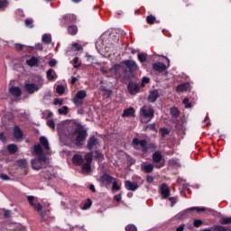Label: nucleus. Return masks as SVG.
I'll list each match as a JSON object with an SVG mask.
<instances>
[{"label": "nucleus", "instance_id": "43", "mask_svg": "<svg viewBox=\"0 0 231 231\" xmlns=\"http://www.w3.org/2000/svg\"><path fill=\"white\" fill-rule=\"evenodd\" d=\"M122 69V63L121 64H114L111 68V70L114 71L115 73H118Z\"/></svg>", "mask_w": 231, "mask_h": 231}, {"label": "nucleus", "instance_id": "63", "mask_svg": "<svg viewBox=\"0 0 231 231\" xmlns=\"http://www.w3.org/2000/svg\"><path fill=\"white\" fill-rule=\"evenodd\" d=\"M54 106H62V100L59 98H55Z\"/></svg>", "mask_w": 231, "mask_h": 231}, {"label": "nucleus", "instance_id": "41", "mask_svg": "<svg viewBox=\"0 0 231 231\" xmlns=\"http://www.w3.org/2000/svg\"><path fill=\"white\" fill-rule=\"evenodd\" d=\"M65 91H66V88H64V86L62 85L57 86L56 92L58 93V95H64Z\"/></svg>", "mask_w": 231, "mask_h": 231}, {"label": "nucleus", "instance_id": "6", "mask_svg": "<svg viewBox=\"0 0 231 231\" xmlns=\"http://www.w3.org/2000/svg\"><path fill=\"white\" fill-rule=\"evenodd\" d=\"M121 64L122 66H125V68H127L124 69V73H130V75H133V73H134V71H137L138 69V65L136 64V61L133 60H125L121 61Z\"/></svg>", "mask_w": 231, "mask_h": 231}, {"label": "nucleus", "instance_id": "13", "mask_svg": "<svg viewBox=\"0 0 231 231\" xmlns=\"http://www.w3.org/2000/svg\"><path fill=\"white\" fill-rule=\"evenodd\" d=\"M159 192L163 199H167L171 196V189L167 183H162L159 189Z\"/></svg>", "mask_w": 231, "mask_h": 231}, {"label": "nucleus", "instance_id": "59", "mask_svg": "<svg viewBox=\"0 0 231 231\" xmlns=\"http://www.w3.org/2000/svg\"><path fill=\"white\" fill-rule=\"evenodd\" d=\"M169 201L171 202V207H174V205H176V198L170 197Z\"/></svg>", "mask_w": 231, "mask_h": 231}, {"label": "nucleus", "instance_id": "54", "mask_svg": "<svg viewBox=\"0 0 231 231\" xmlns=\"http://www.w3.org/2000/svg\"><path fill=\"white\" fill-rule=\"evenodd\" d=\"M72 46H73V48L76 49V51H82V50H83L82 45H80L77 42L72 43Z\"/></svg>", "mask_w": 231, "mask_h": 231}, {"label": "nucleus", "instance_id": "21", "mask_svg": "<svg viewBox=\"0 0 231 231\" xmlns=\"http://www.w3.org/2000/svg\"><path fill=\"white\" fill-rule=\"evenodd\" d=\"M67 32L69 35L74 37V35H77V33H79V26H77L76 24H70L67 27Z\"/></svg>", "mask_w": 231, "mask_h": 231}, {"label": "nucleus", "instance_id": "20", "mask_svg": "<svg viewBox=\"0 0 231 231\" xmlns=\"http://www.w3.org/2000/svg\"><path fill=\"white\" fill-rule=\"evenodd\" d=\"M158 98H160V92H158L157 89L150 91V95L148 97V102L154 104V102H156Z\"/></svg>", "mask_w": 231, "mask_h": 231}, {"label": "nucleus", "instance_id": "1", "mask_svg": "<svg viewBox=\"0 0 231 231\" xmlns=\"http://www.w3.org/2000/svg\"><path fill=\"white\" fill-rule=\"evenodd\" d=\"M34 152L38 157L31 162L32 169L41 171L48 163V157L44 154V150L41 144L34 145Z\"/></svg>", "mask_w": 231, "mask_h": 231}, {"label": "nucleus", "instance_id": "36", "mask_svg": "<svg viewBox=\"0 0 231 231\" xmlns=\"http://www.w3.org/2000/svg\"><path fill=\"white\" fill-rule=\"evenodd\" d=\"M17 165L21 169H26V167H28V162H26V160L21 159V160L17 161Z\"/></svg>", "mask_w": 231, "mask_h": 231}, {"label": "nucleus", "instance_id": "27", "mask_svg": "<svg viewBox=\"0 0 231 231\" xmlns=\"http://www.w3.org/2000/svg\"><path fill=\"white\" fill-rule=\"evenodd\" d=\"M14 50L16 51H29L30 47L21 44V43H15L14 44Z\"/></svg>", "mask_w": 231, "mask_h": 231}, {"label": "nucleus", "instance_id": "25", "mask_svg": "<svg viewBox=\"0 0 231 231\" xmlns=\"http://www.w3.org/2000/svg\"><path fill=\"white\" fill-rule=\"evenodd\" d=\"M142 171L145 172L146 174H151L154 171V165L149 163V164H144L142 166Z\"/></svg>", "mask_w": 231, "mask_h": 231}, {"label": "nucleus", "instance_id": "24", "mask_svg": "<svg viewBox=\"0 0 231 231\" xmlns=\"http://www.w3.org/2000/svg\"><path fill=\"white\" fill-rule=\"evenodd\" d=\"M43 147L44 151H50V142L44 136L40 137V146Z\"/></svg>", "mask_w": 231, "mask_h": 231}, {"label": "nucleus", "instance_id": "3", "mask_svg": "<svg viewBox=\"0 0 231 231\" xmlns=\"http://www.w3.org/2000/svg\"><path fill=\"white\" fill-rule=\"evenodd\" d=\"M75 135H77L75 145L77 147H82L84 142H86V138H88V130H86L81 124H78L75 130L72 132V136Z\"/></svg>", "mask_w": 231, "mask_h": 231}, {"label": "nucleus", "instance_id": "31", "mask_svg": "<svg viewBox=\"0 0 231 231\" xmlns=\"http://www.w3.org/2000/svg\"><path fill=\"white\" fill-rule=\"evenodd\" d=\"M42 41V42H44V44H51V34H48V33L43 34Z\"/></svg>", "mask_w": 231, "mask_h": 231}, {"label": "nucleus", "instance_id": "22", "mask_svg": "<svg viewBox=\"0 0 231 231\" xmlns=\"http://www.w3.org/2000/svg\"><path fill=\"white\" fill-rule=\"evenodd\" d=\"M129 116H132L134 118V107H129L125 108L122 114L123 118H129Z\"/></svg>", "mask_w": 231, "mask_h": 231}, {"label": "nucleus", "instance_id": "56", "mask_svg": "<svg viewBox=\"0 0 231 231\" xmlns=\"http://www.w3.org/2000/svg\"><path fill=\"white\" fill-rule=\"evenodd\" d=\"M49 66H50L51 68H55V67L57 66V60H55V59L51 60L49 61Z\"/></svg>", "mask_w": 231, "mask_h": 231}, {"label": "nucleus", "instance_id": "33", "mask_svg": "<svg viewBox=\"0 0 231 231\" xmlns=\"http://www.w3.org/2000/svg\"><path fill=\"white\" fill-rule=\"evenodd\" d=\"M81 169L83 172H91V163L90 162H85L82 164Z\"/></svg>", "mask_w": 231, "mask_h": 231}, {"label": "nucleus", "instance_id": "32", "mask_svg": "<svg viewBox=\"0 0 231 231\" xmlns=\"http://www.w3.org/2000/svg\"><path fill=\"white\" fill-rule=\"evenodd\" d=\"M53 73H55V70L53 69H49L46 72L48 80H55V76H53Z\"/></svg>", "mask_w": 231, "mask_h": 231}, {"label": "nucleus", "instance_id": "10", "mask_svg": "<svg viewBox=\"0 0 231 231\" xmlns=\"http://www.w3.org/2000/svg\"><path fill=\"white\" fill-rule=\"evenodd\" d=\"M77 23V15L73 14H67L62 16L60 26L66 27L68 24H73Z\"/></svg>", "mask_w": 231, "mask_h": 231}, {"label": "nucleus", "instance_id": "34", "mask_svg": "<svg viewBox=\"0 0 231 231\" xmlns=\"http://www.w3.org/2000/svg\"><path fill=\"white\" fill-rule=\"evenodd\" d=\"M137 59L139 61H141L142 63L146 62L147 61V53L144 52H141L137 55Z\"/></svg>", "mask_w": 231, "mask_h": 231}, {"label": "nucleus", "instance_id": "40", "mask_svg": "<svg viewBox=\"0 0 231 231\" xmlns=\"http://www.w3.org/2000/svg\"><path fill=\"white\" fill-rule=\"evenodd\" d=\"M171 115L173 118H178V116H180V110L176 107H172L171 108Z\"/></svg>", "mask_w": 231, "mask_h": 231}, {"label": "nucleus", "instance_id": "60", "mask_svg": "<svg viewBox=\"0 0 231 231\" xmlns=\"http://www.w3.org/2000/svg\"><path fill=\"white\" fill-rule=\"evenodd\" d=\"M0 178H1V180H4V181H8V180H10L9 176L6 175V174H5V173H2V174L0 175Z\"/></svg>", "mask_w": 231, "mask_h": 231}, {"label": "nucleus", "instance_id": "17", "mask_svg": "<svg viewBox=\"0 0 231 231\" xmlns=\"http://www.w3.org/2000/svg\"><path fill=\"white\" fill-rule=\"evenodd\" d=\"M9 93L12 95V97H14L15 98H19L21 95H23V90H21V88L19 87H11L9 88Z\"/></svg>", "mask_w": 231, "mask_h": 231}, {"label": "nucleus", "instance_id": "37", "mask_svg": "<svg viewBox=\"0 0 231 231\" xmlns=\"http://www.w3.org/2000/svg\"><path fill=\"white\" fill-rule=\"evenodd\" d=\"M213 231H231L230 228H226L224 226L216 225L213 227Z\"/></svg>", "mask_w": 231, "mask_h": 231}, {"label": "nucleus", "instance_id": "64", "mask_svg": "<svg viewBox=\"0 0 231 231\" xmlns=\"http://www.w3.org/2000/svg\"><path fill=\"white\" fill-rule=\"evenodd\" d=\"M185 230V224L180 225L179 227H177L176 231H183Z\"/></svg>", "mask_w": 231, "mask_h": 231}, {"label": "nucleus", "instance_id": "52", "mask_svg": "<svg viewBox=\"0 0 231 231\" xmlns=\"http://www.w3.org/2000/svg\"><path fill=\"white\" fill-rule=\"evenodd\" d=\"M182 103L184 104L186 109H190V107H192V104L189 102V98H184Z\"/></svg>", "mask_w": 231, "mask_h": 231}, {"label": "nucleus", "instance_id": "18", "mask_svg": "<svg viewBox=\"0 0 231 231\" xmlns=\"http://www.w3.org/2000/svg\"><path fill=\"white\" fill-rule=\"evenodd\" d=\"M13 136L15 138V140L19 141V140H23V130H21V128L17 125H15L13 128Z\"/></svg>", "mask_w": 231, "mask_h": 231}, {"label": "nucleus", "instance_id": "8", "mask_svg": "<svg viewBox=\"0 0 231 231\" xmlns=\"http://www.w3.org/2000/svg\"><path fill=\"white\" fill-rule=\"evenodd\" d=\"M86 97H88L86 90H79L76 96L72 98V102L77 107H80V106H83L84 98H86Z\"/></svg>", "mask_w": 231, "mask_h": 231}, {"label": "nucleus", "instance_id": "5", "mask_svg": "<svg viewBox=\"0 0 231 231\" xmlns=\"http://www.w3.org/2000/svg\"><path fill=\"white\" fill-rule=\"evenodd\" d=\"M44 85V81L42 77L39 75H35L32 79V82L30 83V95H33V93H37L41 88Z\"/></svg>", "mask_w": 231, "mask_h": 231}, {"label": "nucleus", "instance_id": "38", "mask_svg": "<svg viewBox=\"0 0 231 231\" xmlns=\"http://www.w3.org/2000/svg\"><path fill=\"white\" fill-rule=\"evenodd\" d=\"M147 24H154L156 23V16L150 14L146 17Z\"/></svg>", "mask_w": 231, "mask_h": 231}, {"label": "nucleus", "instance_id": "11", "mask_svg": "<svg viewBox=\"0 0 231 231\" xmlns=\"http://www.w3.org/2000/svg\"><path fill=\"white\" fill-rule=\"evenodd\" d=\"M141 115L144 116V118H148V122H151V120L154 118V109L151 106H143L141 108Z\"/></svg>", "mask_w": 231, "mask_h": 231}, {"label": "nucleus", "instance_id": "55", "mask_svg": "<svg viewBox=\"0 0 231 231\" xmlns=\"http://www.w3.org/2000/svg\"><path fill=\"white\" fill-rule=\"evenodd\" d=\"M79 57H75L73 60L74 62V68L77 69V68H80V63H79Z\"/></svg>", "mask_w": 231, "mask_h": 231}, {"label": "nucleus", "instance_id": "39", "mask_svg": "<svg viewBox=\"0 0 231 231\" xmlns=\"http://www.w3.org/2000/svg\"><path fill=\"white\" fill-rule=\"evenodd\" d=\"M159 133H161V136L162 138H165L168 134H171V132L169 131V129L165 128V127H162L159 130Z\"/></svg>", "mask_w": 231, "mask_h": 231}, {"label": "nucleus", "instance_id": "4", "mask_svg": "<svg viewBox=\"0 0 231 231\" xmlns=\"http://www.w3.org/2000/svg\"><path fill=\"white\" fill-rule=\"evenodd\" d=\"M132 144L135 151H142L143 154H146L149 149H152L153 151H155L156 149L155 143H151L147 144V140L145 139L140 140L138 138H134L132 141Z\"/></svg>", "mask_w": 231, "mask_h": 231}, {"label": "nucleus", "instance_id": "2", "mask_svg": "<svg viewBox=\"0 0 231 231\" xmlns=\"http://www.w3.org/2000/svg\"><path fill=\"white\" fill-rule=\"evenodd\" d=\"M30 206L34 208V210L39 214L41 217V221L46 222L48 221V218L50 216V209H43L42 210V204L39 202V199L35 198L34 196H30Z\"/></svg>", "mask_w": 231, "mask_h": 231}, {"label": "nucleus", "instance_id": "12", "mask_svg": "<svg viewBox=\"0 0 231 231\" xmlns=\"http://www.w3.org/2000/svg\"><path fill=\"white\" fill-rule=\"evenodd\" d=\"M40 176L42 180H53V169L52 168H45L40 172Z\"/></svg>", "mask_w": 231, "mask_h": 231}, {"label": "nucleus", "instance_id": "19", "mask_svg": "<svg viewBox=\"0 0 231 231\" xmlns=\"http://www.w3.org/2000/svg\"><path fill=\"white\" fill-rule=\"evenodd\" d=\"M152 69L154 71H157V73H163V71H165V69H167V65H165V63H153L152 64Z\"/></svg>", "mask_w": 231, "mask_h": 231}, {"label": "nucleus", "instance_id": "44", "mask_svg": "<svg viewBox=\"0 0 231 231\" xmlns=\"http://www.w3.org/2000/svg\"><path fill=\"white\" fill-rule=\"evenodd\" d=\"M91 205H93V201L90 199H87V202L83 205V210H88V208H91Z\"/></svg>", "mask_w": 231, "mask_h": 231}, {"label": "nucleus", "instance_id": "49", "mask_svg": "<svg viewBox=\"0 0 231 231\" xmlns=\"http://www.w3.org/2000/svg\"><path fill=\"white\" fill-rule=\"evenodd\" d=\"M125 231H138V228H136V226L129 224L125 226Z\"/></svg>", "mask_w": 231, "mask_h": 231}, {"label": "nucleus", "instance_id": "50", "mask_svg": "<svg viewBox=\"0 0 231 231\" xmlns=\"http://www.w3.org/2000/svg\"><path fill=\"white\" fill-rule=\"evenodd\" d=\"M68 111H69V108L66 106H64L61 108L58 109L59 115H66L68 113Z\"/></svg>", "mask_w": 231, "mask_h": 231}, {"label": "nucleus", "instance_id": "51", "mask_svg": "<svg viewBox=\"0 0 231 231\" xmlns=\"http://www.w3.org/2000/svg\"><path fill=\"white\" fill-rule=\"evenodd\" d=\"M201 225H203V220H201V219H195L193 221V226H195V228H199V226H201Z\"/></svg>", "mask_w": 231, "mask_h": 231}, {"label": "nucleus", "instance_id": "46", "mask_svg": "<svg viewBox=\"0 0 231 231\" xmlns=\"http://www.w3.org/2000/svg\"><path fill=\"white\" fill-rule=\"evenodd\" d=\"M86 163H91L93 162V152H88L85 155Z\"/></svg>", "mask_w": 231, "mask_h": 231}, {"label": "nucleus", "instance_id": "45", "mask_svg": "<svg viewBox=\"0 0 231 231\" xmlns=\"http://www.w3.org/2000/svg\"><path fill=\"white\" fill-rule=\"evenodd\" d=\"M220 224L221 225H231V217L221 218Z\"/></svg>", "mask_w": 231, "mask_h": 231}, {"label": "nucleus", "instance_id": "61", "mask_svg": "<svg viewBox=\"0 0 231 231\" xmlns=\"http://www.w3.org/2000/svg\"><path fill=\"white\" fill-rule=\"evenodd\" d=\"M12 212L10 210H5L4 211V217H5L6 219H8V217H10Z\"/></svg>", "mask_w": 231, "mask_h": 231}, {"label": "nucleus", "instance_id": "47", "mask_svg": "<svg viewBox=\"0 0 231 231\" xmlns=\"http://www.w3.org/2000/svg\"><path fill=\"white\" fill-rule=\"evenodd\" d=\"M94 158H95L96 160H102V159H104V154L102 153V152L97 150V151H95V156H94Z\"/></svg>", "mask_w": 231, "mask_h": 231}, {"label": "nucleus", "instance_id": "16", "mask_svg": "<svg viewBox=\"0 0 231 231\" xmlns=\"http://www.w3.org/2000/svg\"><path fill=\"white\" fill-rule=\"evenodd\" d=\"M98 145V138H96L95 135L88 138L87 143V149L88 151H93V147H97Z\"/></svg>", "mask_w": 231, "mask_h": 231}, {"label": "nucleus", "instance_id": "62", "mask_svg": "<svg viewBox=\"0 0 231 231\" xmlns=\"http://www.w3.org/2000/svg\"><path fill=\"white\" fill-rule=\"evenodd\" d=\"M146 181H147V183H152V181H154V178L151 175H147Z\"/></svg>", "mask_w": 231, "mask_h": 231}, {"label": "nucleus", "instance_id": "23", "mask_svg": "<svg viewBox=\"0 0 231 231\" xmlns=\"http://www.w3.org/2000/svg\"><path fill=\"white\" fill-rule=\"evenodd\" d=\"M72 163L74 165H82L84 163V158L80 154H74L72 157Z\"/></svg>", "mask_w": 231, "mask_h": 231}, {"label": "nucleus", "instance_id": "26", "mask_svg": "<svg viewBox=\"0 0 231 231\" xmlns=\"http://www.w3.org/2000/svg\"><path fill=\"white\" fill-rule=\"evenodd\" d=\"M39 59H41V57L32 56L30 58V68H39Z\"/></svg>", "mask_w": 231, "mask_h": 231}, {"label": "nucleus", "instance_id": "48", "mask_svg": "<svg viewBox=\"0 0 231 231\" xmlns=\"http://www.w3.org/2000/svg\"><path fill=\"white\" fill-rule=\"evenodd\" d=\"M47 125L53 131H55V121L53 119L47 120Z\"/></svg>", "mask_w": 231, "mask_h": 231}, {"label": "nucleus", "instance_id": "9", "mask_svg": "<svg viewBox=\"0 0 231 231\" xmlns=\"http://www.w3.org/2000/svg\"><path fill=\"white\" fill-rule=\"evenodd\" d=\"M115 180H116V178L107 173H104L103 175L100 176V178L98 179V181L101 187H106V189H107L109 185H111L113 181H115Z\"/></svg>", "mask_w": 231, "mask_h": 231}, {"label": "nucleus", "instance_id": "15", "mask_svg": "<svg viewBox=\"0 0 231 231\" xmlns=\"http://www.w3.org/2000/svg\"><path fill=\"white\" fill-rule=\"evenodd\" d=\"M125 187L126 190H131L132 192H134L138 190L140 188V185H138V182H133L131 180H125Z\"/></svg>", "mask_w": 231, "mask_h": 231}, {"label": "nucleus", "instance_id": "58", "mask_svg": "<svg viewBox=\"0 0 231 231\" xmlns=\"http://www.w3.org/2000/svg\"><path fill=\"white\" fill-rule=\"evenodd\" d=\"M0 142H3V143H6V136H5V133H0Z\"/></svg>", "mask_w": 231, "mask_h": 231}, {"label": "nucleus", "instance_id": "35", "mask_svg": "<svg viewBox=\"0 0 231 231\" xmlns=\"http://www.w3.org/2000/svg\"><path fill=\"white\" fill-rule=\"evenodd\" d=\"M9 2L8 0H0V11L4 12L8 7Z\"/></svg>", "mask_w": 231, "mask_h": 231}, {"label": "nucleus", "instance_id": "42", "mask_svg": "<svg viewBox=\"0 0 231 231\" xmlns=\"http://www.w3.org/2000/svg\"><path fill=\"white\" fill-rule=\"evenodd\" d=\"M120 189H122V187L118 185V181L116 180V179L114 180L112 182V190H120Z\"/></svg>", "mask_w": 231, "mask_h": 231}, {"label": "nucleus", "instance_id": "53", "mask_svg": "<svg viewBox=\"0 0 231 231\" xmlns=\"http://www.w3.org/2000/svg\"><path fill=\"white\" fill-rule=\"evenodd\" d=\"M147 129L153 131L154 133H158V128H156V124H150L147 125Z\"/></svg>", "mask_w": 231, "mask_h": 231}, {"label": "nucleus", "instance_id": "28", "mask_svg": "<svg viewBox=\"0 0 231 231\" xmlns=\"http://www.w3.org/2000/svg\"><path fill=\"white\" fill-rule=\"evenodd\" d=\"M7 151L10 152V154H15V152L19 151V147L15 143H11L7 146Z\"/></svg>", "mask_w": 231, "mask_h": 231}, {"label": "nucleus", "instance_id": "14", "mask_svg": "<svg viewBox=\"0 0 231 231\" xmlns=\"http://www.w3.org/2000/svg\"><path fill=\"white\" fill-rule=\"evenodd\" d=\"M127 89L130 95H136L137 93H140V85L133 81H130L127 85Z\"/></svg>", "mask_w": 231, "mask_h": 231}, {"label": "nucleus", "instance_id": "7", "mask_svg": "<svg viewBox=\"0 0 231 231\" xmlns=\"http://www.w3.org/2000/svg\"><path fill=\"white\" fill-rule=\"evenodd\" d=\"M152 162L154 164L155 169H162L165 167V159L162 156V152L160 151H156L152 155Z\"/></svg>", "mask_w": 231, "mask_h": 231}, {"label": "nucleus", "instance_id": "57", "mask_svg": "<svg viewBox=\"0 0 231 231\" xmlns=\"http://www.w3.org/2000/svg\"><path fill=\"white\" fill-rule=\"evenodd\" d=\"M190 210H197L198 212H205V208L194 207L191 208Z\"/></svg>", "mask_w": 231, "mask_h": 231}, {"label": "nucleus", "instance_id": "29", "mask_svg": "<svg viewBox=\"0 0 231 231\" xmlns=\"http://www.w3.org/2000/svg\"><path fill=\"white\" fill-rule=\"evenodd\" d=\"M177 91L178 93H183V91H187L189 89V83H183L179 86H177Z\"/></svg>", "mask_w": 231, "mask_h": 231}, {"label": "nucleus", "instance_id": "30", "mask_svg": "<svg viewBox=\"0 0 231 231\" xmlns=\"http://www.w3.org/2000/svg\"><path fill=\"white\" fill-rule=\"evenodd\" d=\"M33 50H37V51H42L44 50V46L42 43H36L35 46L30 47L31 53H33Z\"/></svg>", "mask_w": 231, "mask_h": 231}]
</instances>
